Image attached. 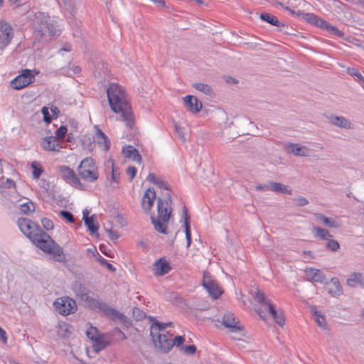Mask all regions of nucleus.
Masks as SVG:
<instances>
[{
	"instance_id": "obj_3",
	"label": "nucleus",
	"mask_w": 364,
	"mask_h": 364,
	"mask_svg": "<svg viewBox=\"0 0 364 364\" xmlns=\"http://www.w3.org/2000/svg\"><path fill=\"white\" fill-rule=\"evenodd\" d=\"M254 299L259 304V306L255 308V311L263 319L268 312L274 321L279 326L282 327L285 323V319L282 313H278L274 306L266 297L264 292L258 290L255 294Z\"/></svg>"
},
{
	"instance_id": "obj_7",
	"label": "nucleus",
	"mask_w": 364,
	"mask_h": 364,
	"mask_svg": "<svg viewBox=\"0 0 364 364\" xmlns=\"http://www.w3.org/2000/svg\"><path fill=\"white\" fill-rule=\"evenodd\" d=\"M39 249L49 254L51 258L58 262H63L66 260L63 248L48 235V238L43 237L37 245Z\"/></svg>"
},
{
	"instance_id": "obj_10",
	"label": "nucleus",
	"mask_w": 364,
	"mask_h": 364,
	"mask_svg": "<svg viewBox=\"0 0 364 364\" xmlns=\"http://www.w3.org/2000/svg\"><path fill=\"white\" fill-rule=\"evenodd\" d=\"M34 80V75L29 69L22 70L21 73L11 81V86L15 90H21Z\"/></svg>"
},
{
	"instance_id": "obj_27",
	"label": "nucleus",
	"mask_w": 364,
	"mask_h": 364,
	"mask_svg": "<svg viewBox=\"0 0 364 364\" xmlns=\"http://www.w3.org/2000/svg\"><path fill=\"white\" fill-rule=\"evenodd\" d=\"M288 151L293 153L295 156H307V148L298 144L289 143L287 146Z\"/></svg>"
},
{
	"instance_id": "obj_32",
	"label": "nucleus",
	"mask_w": 364,
	"mask_h": 364,
	"mask_svg": "<svg viewBox=\"0 0 364 364\" xmlns=\"http://www.w3.org/2000/svg\"><path fill=\"white\" fill-rule=\"evenodd\" d=\"M316 217L317 220L323 223V224L325 225L326 227L332 228H337L339 227V224L336 220L331 218H328L321 213L316 214Z\"/></svg>"
},
{
	"instance_id": "obj_31",
	"label": "nucleus",
	"mask_w": 364,
	"mask_h": 364,
	"mask_svg": "<svg viewBox=\"0 0 364 364\" xmlns=\"http://www.w3.org/2000/svg\"><path fill=\"white\" fill-rule=\"evenodd\" d=\"M312 233L315 237H318L325 240L333 237L332 235L330 234L328 230L320 227L314 226L312 229Z\"/></svg>"
},
{
	"instance_id": "obj_40",
	"label": "nucleus",
	"mask_w": 364,
	"mask_h": 364,
	"mask_svg": "<svg viewBox=\"0 0 364 364\" xmlns=\"http://www.w3.org/2000/svg\"><path fill=\"white\" fill-rule=\"evenodd\" d=\"M35 210V206L31 201L26 202L20 205V210L22 213L28 214Z\"/></svg>"
},
{
	"instance_id": "obj_49",
	"label": "nucleus",
	"mask_w": 364,
	"mask_h": 364,
	"mask_svg": "<svg viewBox=\"0 0 364 364\" xmlns=\"http://www.w3.org/2000/svg\"><path fill=\"white\" fill-rule=\"evenodd\" d=\"M185 338L182 336H177L173 340V343H174V346H176V347L183 346V344Z\"/></svg>"
},
{
	"instance_id": "obj_59",
	"label": "nucleus",
	"mask_w": 364,
	"mask_h": 364,
	"mask_svg": "<svg viewBox=\"0 0 364 364\" xmlns=\"http://www.w3.org/2000/svg\"><path fill=\"white\" fill-rule=\"evenodd\" d=\"M255 188L257 191H267L268 189H270L269 184V185L258 184L255 186Z\"/></svg>"
},
{
	"instance_id": "obj_44",
	"label": "nucleus",
	"mask_w": 364,
	"mask_h": 364,
	"mask_svg": "<svg viewBox=\"0 0 364 364\" xmlns=\"http://www.w3.org/2000/svg\"><path fill=\"white\" fill-rule=\"evenodd\" d=\"M41 113L43 114V121L46 123V124H49L52 121V117L50 116V113H49V110H48V108L46 107H42L41 109Z\"/></svg>"
},
{
	"instance_id": "obj_47",
	"label": "nucleus",
	"mask_w": 364,
	"mask_h": 364,
	"mask_svg": "<svg viewBox=\"0 0 364 364\" xmlns=\"http://www.w3.org/2000/svg\"><path fill=\"white\" fill-rule=\"evenodd\" d=\"M119 171H118L117 168H115L114 164H112V179L115 183H119Z\"/></svg>"
},
{
	"instance_id": "obj_23",
	"label": "nucleus",
	"mask_w": 364,
	"mask_h": 364,
	"mask_svg": "<svg viewBox=\"0 0 364 364\" xmlns=\"http://www.w3.org/2000/svg\"><path fill=\"white\" fill-rule=\"evenodd\" d=\"M346 283L350 287H364V274L361 272H353L349 275Z\"/></svg>"
},
{
	"instance_id": "obj_1",
	"label": "nucleus",
	"mask_w": 364,
	"mask_h": 364,
	"mask_svg": "<svg viewBox=\"0 0 364 364\" xmlns=\"http://www.w3.org/2000/svg\"><path fill=\"white\" fill-rule=\"evenodd\" d=\"M107 95L111 109L119 113L120 119L132 129L134 125V116L124 89L117 83H111L107 90Z\"/></svg>"
},
{
	"instance_id": "obj_29",
	"label": "nucleus",
	"mask_w": 364,
	"mask_h": 364,
	"mask_svg": "<svg viewBox=\"0 0 364 364\" xmlns=\"http://www.w3.org/2000/svg\"><path fill=\"white\" fill-rule=\"evenodd\" d=\"M260 19L274 26H284V24L278 21L277 18L275 16L269 13H262L260 14Z\"/></svg>"
},
{
	"instance_id": "obj_54",
	"label": "nucleus",
	"mask_w": 364,
	"mask_h": 364,
	"mask_svg": "<svg viewBox=\"0 0 364 364\" xmlns=\"http://www.w3.org/2000/svg\"><path fill=\"white\" fill-rule=\"evenodd\" d=\"M175 130H176L178 136L184 141L185 138H184V133H183V129L178 124H176Z\"/></svg>"
},
{
	"instance_id": "obj_2",
	"label": "nucleus",
	"mask_w": 364,
	"mask_h": 364,
	"mask_svg": "<svg viewBox=\"0 0 364 364\" xmlns=\"http://www.w3.org/2000/svg\"><path fill=\"white\" fill-rule=\"evenodd\" d=\"M33 34L36 38H42L44 36H55L60 35V31L55 28L54 21L48 14L36 12L31 18Z\"/></svg>"
},
{
	"instance_id": "obj_52",
	"label": "nucleus",
	"mask_w": 364,
	"mask_h": 364,
	"mask_svg": "<svg viewBox=\"0 0 364 364\" xmlns=\"http://www.w3.org/2000/svg\"><path fill=\"white\" fill-rule=\"evenodd\" d=\"M136 168L134 166H129L127 169V173L130 176V180H132L136 174Z\"/></svg>"
},
{
	"instance_id": "obj_50",
	"label": "nucleus",
	"mask_w": 364,
	"mask_h": 364,
	"mask_svg": "<svg viewBox=\"0 0 364 364\" xmlns=\"http://www.w3.org/2000/svg\"><path fill=\"white\" fill-rule=\"evenodd\" d=\"M1 186L6 188H12L16 187L15 182L10 178H7L5 182H2V184Z\"/></svg>"
},
{
	"instance_id": "obj_6",
	"label": "nucleus",
	"mask_w": 364,
	"mask_h": 364,
	"mask_svg": "<svg viewBox=\"0 0 364 364\" xmlns=\"http://www.w3.org/2000/svg\"><path fill=\"white\" fill-rule=\"evenodd\" d=\"M77 170L80 178L87 182L94 183L99 178L98 168L91 157L82 160Z\"/></svg>"
},
{
	"instance_id": "obj_39",
	"label": "nucleus",
	"mask_w": 364,
	"mask_h": 364,
	"mask_svg": "<svg viewBox=\"0 0 364 364\" xmlns=\"http://www.w3.org/2000/svg\"><path fill=\"white\" fill-rule=\"evenodd\" d=\"M331 281L333 288H330L328 289V293L333 296L340 295L342 292V288L338 280L336 278H333Z\"/></svg>"
},
{
	"instance_id": "obj_16",
	"label": "nucleus",
	"mask_w": 364,
	"mask_h": 364,
	"mask_svg": "<svg viewBox=\"0 0 364 364\" xmlns=\"http://www.w3.org/2000/svg\"><path fill=\"white\" fill-rule=\"evenodd\" d=\"M171 269L169 262L165 258H160L154 262L153 271L156 276H164Z\"/></svg>"
},
{
	"instance_id": "obj_45",
	"label": "nucleus",
	"mask_w": 364,
	"mask_h": 364,
	"mask_svg": "<svg viewBox=\"0 0 364 364\" xmlns=\"http://www.w3.org/2000/svg\"><path fill=\"white\" fill-rule=\"evenodd\" d=\"M97 329L95 327L90 326L89 329L87 330L86 334L88 338L90 340L95 339V338L97 337L98 335H97Z\"/></svg>"
},
{
	"instance_id": "obj_14",
	"label": "nucleus",
	"mask_w": 364,
	"mask_h": 364,
	"mask_svg": "<svg viewBox=\"0 0 364 364\" xmlns=\"http://www.w3.org/2000/svg\"><path fill=\"white\" fill-rule=\"evenodd\" d=\"M156 192L154 188H149L144 194L141 207L145 213H148L151 210L156 200Z\"/></svg>"
},
{
	"instance_id": "obj_63",
	"label": "nucleus",
	"mask_w": 364,
	"mask_h": 364,
	"mask_svg": "<svg viewBox=\"0 0 364 364\" xmlns=\"http://www.w3.org/2000/svg\"><path fill=\"white\" fill-rule=\"evenodd\" d=\"M39 186H40L41 188H44V189H48V186H49V184H48V182H46L45 180H43V181H42V183H39Z\"/></svg>"
},
{
	"instance_id": "obj_53",
	"label": "nucleus",
	"mask_w": 364,
	"mask_h": 364,
	"mask_svg": "<svg viewBox=\"0 0 364 364\" xmlns=\"http://www.w3.org/2000/svg\"><path fill=\"white\" fill-rule=\"evenodd\" d=\"M155 185H156L161 189L169 190L168 185L165 181H164L163 180H161L160 178H159L157 182H156Z\"/></svg>"
},
{
	"instance_id": "obj_38",
	"label": "nucleus",
	"mask_w": 364,
	"mask_h": 364,
	"mask_svg": "<svg viewBox=\"0 0 364 364\" xmlns=\"http://www.w3.org/2000/svg\"><path fill=\"white\" fill-rule=\"evenodd\" d=\"M193 87L196 90L200 91V92H203V93H204L205 95H211L212 93H213V90H212L211 87L210 85H207V84L200 83V82H199V83H194L193 85Z\"/></svg>"
},
{
	"instance_id": "obj_61",
	"label": "nucleus",
	"mask_w": 364,
	"mask_h": 364,
	"mask_svg": "<svg viewBox=\"0 0 364 364\" xmlns=\"http://www.w3.org/2000/svg\"><path fill=\"white\" fill-rule=\"evenodd\" d=\"M71 45L70 43H65L63 47L58 50V53L61 51L70 52L71 50Z\"/></svg>"
},
{
	"instance_id": "obj_36",
	"label": "nucleus",
	"mask_w": 364,
	"mask_h": 364,
	"mask_svg": "<svg viewBox=\"0 0 364 364\" xmlns=\"http://www.w3.org/2000/svg\"><path fill=\"white\" fill-rule=\"evenodd\" d=\"M92 341L94 342V348L96 352L103 350L107 346V342L101 336L95 338Z\"/></svg>"
},
{
	"instance_id": "obj_9",
	"label": "nucleus",
	"mask_w": 364,
	"mask_h": 364,
	"mask_svg": "<svg viewBox=\"0 0 364 364\" xmlns=\"http://www.w3.org/2000/svg\"><path fill=\"white\" fill-rule=\"evenodd\" d=\"M53 305L55 310L63 316L69 315L77 310L75 301L70 297L58 298L54 301Z\"/></svg>"
},
{
	"instance_id": "obj_18",
	"label": "nucleus",
	"mask_w": 364,
	"mask_h": 364,
	"mask_svg": "<svg viewBox=\"0 0 364 364\" xmlns=\"http://www.w3.org/2000/svg\"><path fill=\"white\" fill-rule=\"evenodd\" d=\"M183 103L188 111L193 113H198L202 108V103L193 95L184 97Z\"/></svg>"
},
{
	"instance_id": "obj_21",
	"label": "nucleus",
	"mask_w": 364,
	"mask_h": 364,
	"mask_svg": "<svg viewBox=\"0 0 364 364\" xmlns=\"http://www.w3.org/2000/svg\"><path fill=\"white\" fill-rule=\"evenodd\" d=\"M41 146L46 151H59V142L53 136L44 137L41 141Z\"/></svg>"
},
{
	"instance_id": "obj_15",
	"label": "nucleus",
	"mask_w": 364,
	"mask_h": 364,
	"mask_svg": "<svg viewBox=\"0 0 364 364\" xmlns=\"http://www.w3.org/2000/svg\"><path fill=\"white\" fill-rule=\"evenodd\" d=\"M327 119L331 124L336 126L338 127L344 128L346 129H354L353 124L350 122L347 118L343 116L331 114L329 116H327Z\"/></svg>"
},
{
	"instance_id": "obj_60",
	"label": "nucleus",
	"mask_w": 364,
	"mask_h": 364,
	"mask_svg": "<svg viewBox=\"0 0 364 364\" xmlns=\"http://www.w3.org/2000/svg\"><path fill=\"white\" fill-rule=\"evenodd\" d=\"M109 237L112 240H115L119 237V235L115 231L109 230Z\"/></svg>"
},
{
	"instance_id": "obj_25",
	"label": "nucleus",
	"mask_w": 364,
	"mask_h": 364,
	"mask_svg": "<svg viewBox=\"0 0 364 364\" xmlns=\"http://www.w3.org/2000/svg\"><path fill=\"white\" fill-rule=\"evenodd\" d=\"M95 136L99 146L105 151H108L110 147V141L105 134L100 129L97 128Z\"/></svg>"
},
{
	"instance_id": "obj_11",
	"label": "nucleus",
	"mask_w": 364,
	"mask_h": 364,
	"mask_svg": "<svg viewBox=\"0 0 364 364\" xmlns=\"http://www.w3.org/2000/svg\"><path fill=\"white\" fill-rule=\"evenodd\" d=\"M60 177L67 183L75 188H83V184L80 181L75 171L68 166H60L58 168Z\"/></svg>"
},
{
	"instance_id": "obj_55",
	"label": "nucleus",
	"mask_w": 364,
	"mask_h": 364,
	"mask_svg": "<svg viewBox=\"0 0 364 364\" xmlns=\"http://www.w3.org/2000/svg\"><path fill=\"white\" fill-rule=\"evenodd\" d=\"M0 341H1L4 343L7 342V337L6 331L0 327Z\"/></svg>"
},
{
	"instance_id": "obj_58",
	"label": "nucleus",
	"mask_w": 364,
	"mask_h": 364,
	"mask_svg": "<svg viewBox=\"0 0 364 364\" xmlns=\"http://www.w3.org/2000/svg\"><path fill=\"white\" fill-rule=\"evenodd\" d=\"M118 320H119V321L122 324H124V326H128L130 324V323H129V321L128 318H127L125 315H124V314H123V318H122V317H119V318H118Z\"/></svg>"
},
{
	"instance_id": "obj_20",
	"label": "nucleus",
	"mask_w": 364,
	"mask_h": 364,
	"mask_svg": "<svg viewBox=\"0 0 364 364\" xmlns=\"http://www.w3.org/2000/svg\"><path fill=\"white\" fill-rule=\"evenodd\" d=\"M296 16L303 18L310 24L316 26L318 28H321V26H322V23L324 20L312 13H304V11H301L299 10L297 11Z\"/></svg>"
},
{
	"instance_id": "obj_42",
	"label": "nucleus",
	"mask_w": 364,
	"mask_h": 364,
	"mask_svg": "<svg viewBox=\"0 0 364 364\" xmlns=\"http://www.w3.org/2000/svg\"><path fill=\"white\" fill-rule=\"evenodd\" d=\"M68 132V129L65 126H60L55 132L56 139H63L65 138L66 133Z\"/></svg>"
},
{
	"instance_id": "obj_17",
	"label": "nucleus",
	"mask_w": 364,
	"mask_h": 364,
	"mask_svg": "<svg viewBox=\"0 0 364 364\" xmlns=\"http://www.w3.org/2000/svg\"><path fill=\"white\" fill-rule=\"evenodd\" d=\"M304 274L306 279L309 282L322 283L326 278L323 272L313 267L306 268Z\"/></svg>"
},
{
	"instance_id": "obj_30",
	"label": "nucleus",
	"mask_w": 364,
	"mask_h": 364,
	"mask_svg": "<svg viewBox=\"0 0 364 364\" xmlns=\"http://www.w3.org/2000/svg\"><path fill=\"white\" fill-rule=\"evenodd\" d=\"M270 190L275 192L283 194H291V190L289 189L288 187L284 184L277 182H269Z\"/></svg>"
},
{
	"instance_id": "obj_41",
	"label": "nucleus",
	"mask_w": 364,
	"mask_h": 364,
	"mask_svg": "<svg viewBox=\"0 0 364 364\" xmlns=\"http://www.w3.org/2000/svg\"><path fill=\"white\" fill-rule=\"evenodd\" d=\"M326 249H328L330 251L336 252L339 249L340 245L337 240H333L331 237V238H329V240H327V242L326 244Z\"/></svg>"
},
{
	"instance_id": "obj_51",
	"label": "nucleus",
	"mask_w": 364,
	"mask_h": 364,
	"mask_svg": "<svg viewBox=\"0 0 364 364\" xmlns=\"http://www.w3.org/2000/svg\"><path fill=\"white\" fill-rule=\"evenodd\" d=\"M298 206H305L309 204V200L304 197H299L294 199Z\"/></svg>"
},
{
	"instance_id": "obj_46",
	"label": "nucleus",
	"mask_w": 364,
	"mask_h": 364,
	"mask_svg": "<svg viewBox=\"0 0 364 364\" xmlns=\"http://www.w3.org/2000/svg\"><path fill=\"white\" fill-rule=\"evenodd\" d=\"M41 223H42L43 227L47 230H50L53 228V223L51 220H50L48 218H43L41 220Z\"/></svg>"
},
{
	"instance_id": "obj_13",
	"label": "nucleus",
	"mask_w": 364,
	"mask_h": 364,
	"mask_svg": "<svg viewBox=\"0 0 364 364\" xmlns=\"http://www.w3.org/2000/svg\"><path fill=\"white\" fill-rule=\"evenodd\" d=\"M222 323L224 326L229 328L231 332L237 333L242 330L243 327L236 321L233 314L227 313L224 314L222 318Z\"/></svg>"
},
{
	"instance_id": "obj_64",
	"label": "nucleus",
	"mask_w": 364,
	"mask_h": 364,
	"mask_svg": "<svg viewBox=\"0 0 364 364\" xmlns=\"http://www.w3.org/2000/svg\"><path fill=\"white\" fill-rule=\"evenodd\" d=\"M89 213H90V211L87 209H85L82 211V219L84 220V218H90Z\"/></svg>"
},
{
	"instance_id": "obj_22",
	"label": "nucleus",
	"mask_w": 364,
	"mask_h": 364,
	"mask_svg": "<svg viewBox=\"0 0 364 364\" xmlns=\"http://www.w3.org/2000/svg\"><path fill=\"white\" fill-rule=\"evenodd\" d=\"M156 337L159 343V348L164 353L170 351L174 346L173 340L165 333H158Z\"/></svg>"
},
{
	"instance_id": "obj_28",
	"label": "nucleus",
	"mask_w": 364,
	"mask_h": 364,
	"mask_svg": "<svg viewBox=\"0 0 364 364\" xmlns=\"http://www.w3.org/2000/svg\"><path fill=\"white\" fill-rule=\"evenodd\" d=\"M321 29L326 31L329 33V34L338 36V37H343L344 33L343 31L339 30L336 26H333L328 21L323 20L322 23V26H321Z\"/></svg>"
},
{
	"instance_id": "obj_12",
	"label": "nucleus",
	"mask_w": 364,
	"mask_h": 364,
	"mask_svg": "<svg viewBox=\"0 0 364 364\" xmlns=\"http://www.w3.org/2000/svg\"><path fill=\"white\" fill-rule=\"evenodd\" d=\"M14 31L11 26L4 20H0V46L6 47L11 41Z\"/></svg>"
},
{
	"instance_id": "obj_24",
	"label": "nucleus",
	"mask_w": 364,
	"mask_h": 364,
	"mask_svg": "<svg viewBox=\"0 0 364 364\" xmlns=\"http://www.w3.org/2000/svg\"><path fill=\"white\" fill-rule=\"evenodd\" d=\"M122 153L127 158H132L133 161L140 164L141 162V156L138 150L133 146L128 145L123 147Z\"/></svg>"
},
{
	"instance_id": "obj_5",
	"label": "nucleus",
	"mask_w": 364,
	"mask_h": 364,
	"mask_svg": "<svg viewBox=\"0 0 364 364\" xmlns=\"http://www.w3.org/2000/svg\"><path fill=\"white\" fill-rule=\"evenodd\" d=\"M18 225L22 233L36 246L40 242V240H43V237L48 238V235L38 225L28 218H19Z\"/></svg>"
},
{
	"instance_id": "obj_48",
	"label": "nucleus",
	"mask_w": 364,
	"mask_h": 364,
	"mask_svg": "<svg viewBox=\"0 0 364 364\" xmlns=\"http://www.w3.org/2000/svg\"><path fill=\"white\" fill-rule=\"evenodd\" d=\"M185 353L188 355H193L196 352V347L194 345L182 346Z\"/></svg>"
},
{
	"instance_id": "obj_56",
	"label": "nucleus",
	"mask_w": 364,
	"mask_h": 364,
	"mask_svg": "<svg viewBox=\"0 0 364 364\" xmlns=\"http://www.w3.org/2000/svg\"><path fill=\"white\" fill-rule=\"evenodd\" d=\"M146 180L154 184H156V182H157L159 178H157L154 173H150L148 175Z\"/></svg>"
},
{
	"instance_id": "obj_33",
	"label": "nucleus",
	"mask_w": 364,
	"mask_h": 364,
	"mask_svg": "<svg viewBox=\"0 0 364 364\" xmlns=\"http://www.w3.org/2000/svg\"><path fill=\"white\" fill-rule=\"evenodd\" d=\"M165 328V323H161L156 320L152 323L151 326V336L154 341H156L155 337L157 336L158 333H161V332H163Z\"/></svg>"
},
{
	"instance_id": "obj_62",
	"label": "nucleus",
	"mask_w": 364,
	"mask_h": 364,
	"mask_svg": "<svg viewBox=\"0 0 364 364\" xmlns=\"http://www.w3.org/2000/svg\"><path fill=\"white\" fill-rule=\"evenodd\" d=\"M106 266V267L111 272H115L116 270V268L110 263H109L108 262L105 264Z\"/></svg>"
},
{
	"instance_id": "obj_37",
	"label": "nucleus",
	"mask_w": 364,
	"mask_h": 364,
	"mask_svg": "<svg viewBox=\"0 0 364 364\" xmlns=\"http://www.w3.org/2000/svg\"><path fill=\"white\" fill-rule=\"evenodd\" d=\"M31 168L33 169L32 176L33 179H38L43 173V168L39 162L34 161L31 163Z\"/></svg>"
},
{
	"instance_id": "obj_35",
	"label": "nucleus",
	"mask_w": 364,
	"mask_h": 364,
	"mask_svg": "<svg viewBox=\"0 0 364 364\" xmlns=\"http://www.w3.org/2000/svg\"><path fill=\"white\" fill-rule=\"evenodd\" d=\"M183 216L182 218H184V227H185V233L186 238L189 239L191 237V232L189 222V216L188 215V210L186 206L183 207Z\"/></svg>"
},
{
	"instance_id": "obj_43",
	"label": "nucleus",
	"mask_w": 364,
	"mask_h": 364,
	"mask_svg": "<svg viewBox=\"0 0 364 364\" xmlns=\"http://www.w3.org/2000/svg\"><path fill=\"white\" fill-rule=\"evenodd\" d=\"M60 215L63 219L66 220L68 222L74 223V217L70 211L64 210H60Z\"/></svg>"
},
{
	"instance_id": "obj_34",
	"label": "nucleus",
	"mask_w": 364,
	"mask_h": 364,
	"mask_svg": "<svg viewBox=\"0 0 364 364\" xmlns=\"http://www.w3.org/2000/svg\"><path fill=\"white\" fill-rule=\"evenodd\" d=\"M85 225L87 227L90 232V235H94L97 232L99 229L98 223H95L94 215H92L89 218H84Z\"/></svg>"
},
{
	"instance_id": "obj_57",
	"label": "nucleus",
	"mask_w": 364,
	"mask_h": 364,
	"mask_svg": "<svg viewBox=\"0 0 364 364\" xmlns=\"http://www.w3.org/2000/svg\"><path fill=\"white\" fill-rule=\"evenodd\" d=\"M137 313L136 319L139 320L144 316V313H142L139 309L134 308L133 310V314L135 315Z\"/></svg>"
},
{
	"instance_id": "obj_26",
	"label": "nucleus",
	"mask_w": 364,
	"mask_h": 364,
	"mask_svg": "<svg viewBox=\"0 0 364 364\" xmlns=\"http://www.w3.org/2000/svg\"><path fill=\"white\" fill-rule=\"evenodd\" d=\"M311 312L313 314L314 320L316 322L317 325L323 329H327L328 324L326 321L325 316L321 314V311L316 309V307L315 306H312L311 307Z\"/></svg>"
},
{
	"instance_id": "obj_19",
	"label": "nucleus",
	"mask_w": 364,
	"mask_h": 364,
	"mask_svg": "<svg viewBox=\"0 0 364 364\" xmlns=\"http://www.w3.org/2000/svg\"><path fill=\"white\" fill-rule=\"evenodd\" d=\"M203 286L208 292L209 295L214 299H217L221 294L222 291L218 284L212 280H203Z\"/></svg>"
},
{
	"instance_id": "obj_8",
	"label": "nucleus",
	"mask_w": 364,
	"mask_h": 364,
	"mask_svg": "<svg viewBox=\"0 0 364 364\" xmlns=\"http://www.w3.org/2000/svg\"><path fill=\"white\" fill-rule=\"evenodd\" d=\"M80 297L82 299L89 301L92 306L98 309L107 317L112 321L118 320L119 317L123 318V314L117 309L110 307L105 302L91 298L87 294L81 293Z\"/></svg>"
},
{
	"instance_id": "obj_4",
	"label": "nucleus",
	"mask_w": 364,
	"mask_h": 364,
	"mask_svg": "<svg viewBox=\"0 0 364 364\" xmlns=\"http://www.w3.org/2000/svg\"><path fill=\"white\" fill-rule=\"evenodd\" d=\"M171 196L168 193L163 200L161 198H157V210L158 219L156 220L154 217H151V223L154 226V229L163 234H167L166 225L163 223L168 222L172 212L171 207Z\"/></svg>"
}]
</instances>
